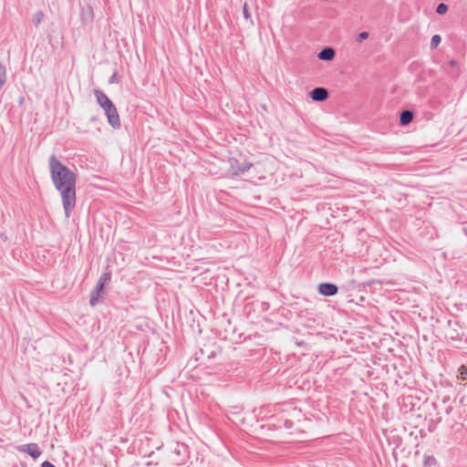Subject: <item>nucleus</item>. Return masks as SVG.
<instances>
[{
  "label": "nucleus",
  "mask_w": 467,
  "mask_h": 467,
  "mask_svg": "<svg viewBox=\"0 0 467 467\" xmlns=\"http://www.w3.org/2000/svg\"><path fill=\"white\" fill-rule=\"evenodd\" d=\"M16 449L20 452L27 453L33 459H37L42 453L38 444L34 442L20 445Z\"/></svg>",
  "instance_id": "obj_7"
},
{
  "label": "nucleus",
  "mask_w": 467,
  "mask_h": 467,
  "mask_svg": "<svg viewBox=\"0 0 467 467\" xmlns=\"http://www.w3.org/2000/svg\"><path fill=\"white\" fill-rule=\"evenodd\" d=\"M448 10V6L447 5H445L444 3H441L438 5L437 8H436V12L437 14L439 15H443L447 12Z\"/></svg>",
  "instance_id": "obj_16"
},
{
  "label": "nucleus",
  "mask_w": 467,
  "mask_h": 467,
  "mask_svg": "<svg viewBox=\"0 0 467 467\" xmlns=\"http://www.w3.org/2000/svg\"><path fill=\"white\" fill-rule=\"evenodd\" d=\"M41 467H56L52 462L45 461L42 462Z\"/></svg>",
  "instance_id": "obj_21"
},
{
  "label": "nucleus",
  "mask_w": 467,
  "mask_h": 467,
  "mask_svg": "<svg viewBox=\"0 0 467 467\" xmlns=\"http://www.w3.org/2000/svg\"><path fill=\"white\" fill-rule=\"evenodd\" d=\"M368 37V32H361V33L358 34L357 40L358 42H361V41L367 39Z\"/></svg>",
  "instance_id": "obj_19"
},
{
  "label": "nucleus",
  "mask_w": 467,
  "mask_h": 467,
  "mask_svg": "<svg viewBox=\"0 0 467 467\" xmlns=\"http://www.w3.org/2000/svg\"><path fill=\"white\" fill-rule=\"evenodd\" d=\"M336 56L334 48L330 47H324L317 55L320 60L331 61Z\"/></svg>",
  "instance_id": "obj_10"
},
{
  "label": "nucleus",
  "mask_w": 467,
  "mask_h": 467,
  "mask_svg": "<svg viewBox=\"0 0 467 467\" xmlns=\"http://www.w3.org/2000/svg\"><path fill=\"white\" fill-rule=\"evenodd\" d=\"M457 379L461 383L467 381V365L460 366L458 368Z\"/></svg>",
  "instance_id": "obj_12"
},
{
  "label": "nucleus",
  "mask_w": 467,
  "mask_h": 467,
  "mask_svg": "<svg viewBox=\"0 0 467 467\" xmlns=\"http://www.w3.org/2000/svg\"><path fill=\"white\" fill-rule=\"evenodd\" d=\"M6 82V69L5 67L0 63V89Z\"/></svg>",
  "instance_id": "obj_14"
},
{
  "label": "nucleus",
  "mask_w": 467,
  "mask_h": 467,
  "mask_svg": "<svg viewBox=\"0 0 467 467\" xmlns=\"http://www.w3.org/2000/svg\"><path fill=\"white\" fill-rule=\"evenodd\" d=\"M328 96L329 93L327 89L322 87L315 88L309 92V97L311 99L317 102L325 101Z\"/></svg>",
  "instance_id": "obj_9"
},
{
  "label": "nucleus",
  "mask_w": 467,
  "mask_h": 467,
  "mask_svg": "<svg viewBox=\"0 0 467 467\" xmlns=\"http://www.w3.org/2000/svg\"><path fill=\"white\" fill-rule=\"evenodd\" d=\"M414 114L411 110L405 109L402 110L400 116V124L401 126H406L410 124L413 119Z\"/></svg>",
  "instance_id": "obj_11"
},
{
  "label": "nucleus",
  "mask_w": 467,
  "mask_h": 467,
  "mask_svg": "<svg viewBox=\"0 0 467 467\" xmlns=\"http://www.w3.org/2000/svg\"><path fill=\"white\" fill-rule=\"evenodd\" d=\"M94 95L97 102L104 109L105 115L107 116L109 124L113 129H119L121 126L120 119L117 110L116 106L109 99V98L100 89H95Z\"/></svg>",
  "instance_id": "obj_2"
},
{
  "label": "nucleus",
  "mask_w": 467,
  "mask_h": 467,
  "mask_svg": "<svg viewBox=\"0 0 467 467\" xmlns=\"http://www.w3.org/2000/svg\"><path fill=\"white\" fill-rule=\"evenodd\" d=\"M188 458V447L183 443H177L171 452L172 463L177 466L183 465L186 463Z\"/></svg>",
  "instance_id": "obj_5"
},
{
  "label": "nucleus",
  "mask_w": 467,
  "mask_h": 467,
  "mask_svg": "<svg viewBox=\"0 0 467 467\" xmlns=\"http://www.w3.org/2000/svg\"><path fill=\"white\" fill-rule=\"evenodd\" d=\"M48 165L52 182L61 194L65 216L69 218L76 206L77 175L54 154L49 157Z\"/></svg>",
  "instance_id": "obj_1"
},
{
  "label": "nucleus",
  "mask_w": 467,
  "mask_h": 467,
  "mask_svg": "<svg viewBox=\"0 0 467 467\" xmlns=\"http://www.w3.org/2000/svg\"><path fill=\"white\" fill-rule=\"evenodd\" d=\"M118 82H119V79L117 78V71H115L113 73V75L109 78V83L113 84V83H118Z\"/></svg>",
  "instance_id": "obj_20"
},
{
  "label": "nucleus",
  "mask_w": 467,
  "mask_h": 467,
  "mask_svg": "<svg viewBox=\"0 0 467 467\" xmlns=\"http://www.w3.org/2000/svg\"><path fill=\"white\" fill-rule=\"evenodd\" d=\"M301 411L296 408L284 410L279 414L270 417L268 426H272L275 430L282 428L290 430L294 427L293 419L299 417Z\"/></svg>",
  "instance_id": "obj_3"
},
{
  "label": "nucleus",
  "mask_w": 467,
  "mask_h": 467,
  "mask_svg": "<svg viewBox=\"0 0 467 467\" xmlns=\"http://www.w3.org/2000/svg\"><path fill=\"white\" fill-rule=\"evenodd\" d=\"M436 462V460L433 456H425L424 457V464L426 466H431L433 464H435Z\"/></svg>",
  "instance_id": "obj_17"
},
{
  "label": "nucleus",
  "mask_w": 467,
  "mask_h": 467,
  "mask_svg": "<svg viewBox=\"0 0 467 467\" xmlns=\"http://www.w3.org/2000/svg\"><path fill=\"white\" fill-rule=\"evenodd\" d=\"M0 238L5 242L7 240V236L5 234H1Z\"/></svg>",
  "instance_id": "obj_22"
},
{
  "label": "nucleus",
  "mask_w": 467,
  "mask_h": 467,
  "mask_svg": "<svg viewBox=\"0 0 467 467\" xmlns=\"http://www.w3.org/2000/svg\"><path fill=\"white\" fill-rule=\"evenodd\" d=\"M44 17H45V14L43 11L36 12L32 17V22H33L34 26L37 27L42 23Z\"/></svg>",
  "instance_id": "obj_13"
},
{
  "label": "nucleus",
  "mask_w": 467,
  "mask_h": 467,
  "mask_svg": "<svg viewBox=\"0 0 467 467\" xmlns=\"http://www.w3.org/2000/svg\"><path fill=\"white\" fill-rule=\"evenodd\" d=\"M243 15H244V17L246 20H250L251 19V15H250V13L248 11L247 4H244V6H243Z\"/></svg>",
  "instance_id": "obj_18"
},
{
  "label": "nucleus",
  "mask_w": 467,
  "mask_h": 467,
  "mask_svg": "<svg viewBox=\"0 0 467 467\" xmlns=\"http://www.w3.org/2000/svg\"><path fill=\"white\" fill-rule=\"evenodd\" d=\"M450 63H451V65H452V66H453V65H455V64H456V61H455V60H451Z\"/></svg>",
  "instance_id": "obj_23"
},
{
  "label": "nucleus",
  "mask_w": 467,
  "mask_h": 467,
  "mask_svg": "<svg viewBox=\"0 0 467 467\" xmlns=\"http://www.w3.org/2000/svg\"><path fill=\"white\" fill-rule=\"evenodd\" d=\"M441 41L440 35H434L431 39V47L436 48Z\"/></svg>",
  "instance_id": "obj_15"
},
{
  "label": "nucleus",
  "mask_w": 467,
  "mask_h": 467,
  "mask_svg": "<svg viewBox=\"0 0 467 467\" xmlns=\"http://www.w3.org/2000/svg\"><path fill=\"white\" fill-rule=\"evenodd\" d=\"M111 279L110 272H104L100 277L99 278L94 289L90 293L89 296V304L92 306H95L101 298V293L104 290V286L107 283H109Z\"/></svg>",
  "instance_id": "obj_4"
},
{
  "label": "nucleus",
  "mask_w": 467,
  "mask_h": 467,
  "mask_svg": "<svg viewBox=\"0 0 467 467\" xmlns=\"http://www.w3.org/2000/svg\"><path fill=\"white\" fill-rule=\"evenodd\" d=\"M317 291L325 296H332L337 294L338 287L332 283H321L318 285Z\"/></svg>",
  "instance_id": "obj_8"
},
{
  "label": "nucleus",
  "mask_w": 467,
  "mask_h": 467,
  "mask_svg": "<svg viewBox=\"0 0 467 467\" xmlns=\"http://www.w3.org/2000/svg\"><path fill=\"white\" fill-rule=\"evenodd\" d=\"M228 161L230 164L229 172L232 174V176H239L241 174H244V172L248 171L253 166L252 162H240L239 160H237L236 158H230Z\"/></svg>",
  "instance_id": "obj_6"
}]
</instances>
